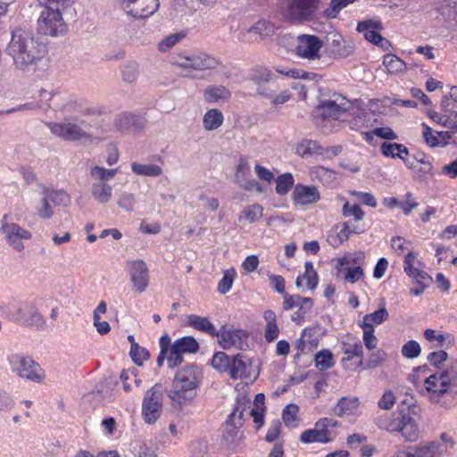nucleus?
<instances>
[{
  "label": "nucleus",
  "mask_w": 457,
  "mask_h": 457,
  "mask_svg": "<svg viewBox=\"0 0 457 457\" xmlns=\"http://www.w3.org/2000/svg\"><path fill=\"white\" fill-rule=\"evenodd\" d=\"M138 76V65L135 62L129 63L123 67L122 79L127 83L134 82Z\"/></svg>",
  "instance_id": "nucleus-57"
},
{
  "label": "nucleus",
  "mask_w": 457,
  "mask_h": 457,
  "mask_svg": "<svg viewBox=\"0 0 457 457\" xmlns=\"http://www.w3.org/2000/svg\"><path fill=\"white\" fill-rule=\"evenodd\" d=\"M423 336L425 339L428 340V342H433L435 340L437 341L439 343V347H443L444 342L447 338H451V341H449V343L454 342V338L452 337V335L443 333L436 334V330L432 328H427L424 331Z\"/></svg>",
  "instance_id": "nucleus-54"
},
{
  "label": "nucleus",
  "mask_w": 457,
  "mask_h": 457,
  "mask_svg": "<svg viewBox=\"0 0 457 457\" xmlns=\"http://www.w3.org/2000/svg\"><path fill=\"white\" fill-rule=\"evenodd\" d=\"M359 404L357 397H342L338 400L332 411L338 417L349 416L358 409Z\"/></svg>",
  "instance_id": "nucleus-26"
},
{
  "label": "nucleus",
  "mask_w": 457,
  "mask_h": 457,
  "mask_svg": "<svg viewBox=\"0 0 457 457\" xmlns=\"http://www.w3.org/2000/svg\"><path fill=\"white\" fill-rule=\"evenodd\" d=\"M321 40L314 35L302 34L297 37L295 54L297 56L310 61L319 60Z\"/></svg>",
  "instance_id": "nucleus-14"
},
{
  "label": "nucleus",
  "mask_w": 457,
  "mask_h": 457,
  "mask_svg": "<svg viewBox=\"0 0 457 457\" xmlns=\"http://www.w3.org/2000/svg\"><path fill=\"white\" fill-rule=\"evenodd\" d=\"M235 278L236 271L234 269L225 270L223 278L220 280L218 284V291L220 294L228 293L232 287Z\"/></svg>",
  "instance_id": "nucleus-49"
},
{
  "label": "nucleus",
  "mask_w": 457,
  "mask_h": 457,
  "mask_svg": "<svg viewBox=\"0 0 457 457\" xmlns=\"http://www.w3.org/2000/svg\"><path fill=\"white\" fill-rule=\"evenodd\" d=\"M187 323L195 329L204 332L210 336L215 337L216 335L217 330L215 327L206 317L191 314L187 317Z\"/></svg>",
  "instance_id": "nucleus-27"
},
{
  "label": "nucleus",
  "mask_w": 457,
  "mask_h": 457,
  "mask_svg": "<svg viewBox=\"0 0 457 457\" xmlns=\"http://www.w3.org/2000/svg\"><path fill=\"white\" fill-rule=\"evenodd\" d=\"M116 173L117 169L108 170L100 166H94L90 170V176L93 179L99 180V182L104 183L112 179Z\"/></svg>",
  "instance_id": "nucleus-44"
},
{
  "label": "nucleus",
  "mask_w": 457,
  "mask_h": 457,
  "mask_svg": "<svg viewBox=\"0 0 457 457\" xmlns=\"http://www.w3.org/2000/svg\"><path fill=\"white\" fill-rule=\"evenodd\" d=\"M301 442L304 444H310V443H328L330 441L329 437H325L324 434L320 433L315 428L313 429H307L303 431L300 436Z\"/></svg>",
  "instance_id": "nucleus-43"
},
{
  "label": "nucleus",
  "mask_w": 457,
  "mask_h": 457,
  "mask_svg": "<svg viewBox=\"0 0 457 457\" xmlns=\"http://www.w3.org/2000/svg\"><path fill=\"white\" fill-rule=\"evenodd\" d=\"M51 132L62 137L64 140L75 141L79 139H88L90 135L82 129V128L72 122L50 123L48 125Z\"/></svg>",
  "instance_id": "nucleus-15"
},
{
  "label": "nucleus",
  "mask_w": 457,
  "mask_h": 457,
  "mask_svg": "<svg viewBox=\"0 0 457 457\" xmlns=\"http://www.w3.org/2000/svg\"><path fill=\"white\" fill-rule=\"evenodd\" d=\"M15 320L25 327H35L38 330L46 328V321L34 302L22 303L16 311Z\"/></svg>",
  "instance_id": "nucleus-12"
},
{
  "label": "nucleus",
  "mask_w": 457,
  "mask_h": 457,
  "mask_svg": "<svg viewBox=\"0 0 457 457\" xmlns=\"http://www.w3.org/2000/svg\"><path fill=\"white\" fill-rule=\"evenodd\" d=\"M343 352L346 357L342 359V362L346 366L353 357L359 358L355 363V368L360 367L363 363V346L362 342L356 337H349L347 342H343Z\"/></svg>",
  "instance_id": "nucleus-19"
},
{
  "label": "nucleus",
  "mask_w": 457,
  "mask_h": 457,
  "mask_svg": "<svg viewBox=\"0 0 457 457\" xmlns=\"http://www.w3.org/2000/svg\"><path fill=\"white\" fill-rule=\"evenodd\" d=\"M242 213L243 215L239 217V220L245 219L249 223H253L262 217L263 208L262 205L254 204L244 209Z\"/></svg>",
  "instance_id": "nucleus-41"
},
{
  "label": "nucleus",
  "mask_w": 457,
  "mask_h": 457,
  "mask_svg": "<svg viewBox=\"0 0 457 457\" xmlns=\"http://www.w3.org/2000/svg\"><path fill=\"white\" fill-rule=\"evenodd\" d=\"M448 354L445 351L440 350L436 352H432L428 355V361L431 365H434L436 368H440L444 362L447 360Z\"/></svg>",
  "instance_id": "nucleus-62"
},
{
  "label": "nucleus",
  "mask_w": 457,
  "mask_h": 457,
  "mask_svg": "<svg viewBox=\"0 0 457 457\" xmlns=\"http://www.w3.org/2000/svg\"><path fill=\"white\" fill-rule=\"evenodd\" d=\"M363 328V343L369 350L375 349L378 345V338L374 336L373 325H361Z\"/></svg>",
  "instance_id": "nucleus-52"
},
{
  "label": "nucleus",
  "mask_w": 457,
  "mask_h": 457,
  "mask_svg": "<svg viewBox=\"0 0 457 457\" xmlns=\"http://www.w3.org/2000/svg\"><path fill=\"white\" fill-rule=\"evenodd\" d=\"M351 105L350 101L342 95L333 94L329 99L320 101L314 110V115L323 120H337L350 109Z\"/></svg>",
  "instance_id": "nucleus-10"
},
{
  "label": "nucleus",
  "mask_w": 457,
  "mask_h": 457,
  "mask_svg": "<svg viewBox=\"0 0 457 457\" xmlns=\"http://www.w3.org/2000/svg\"><path fill=\"white\" fill-rule=\"evenodd\" d=\"M247 33H253L260 36L262 38L273 33L272 25L266 21H258L248 30Z\"/></svg>",
  "instance_id": "nucleus-46"
},
{
  "label": "nucleus",
  "mask_w": 457,
  "mask_h": 457,
  "mask_svg": "<svg viewBox=\"0 0 457 457\" xmlns=\"http://www.w3.org/2000/svg\"><path fill=\"white\" fill-rule=\"evenodd\" d=\"M383 64L389 73L402 71L405 68L404 62L395 54H387L384 56Z\"/></svg>",
  "instance_id": "nucleus-36"
},
{
  "label": "nucleus",
  "mask_w": 457,
  "mask_h": 457,
  "mask_svg": "<svg viewBox=\"0 0 457 457\" xmlns=\"http://www.w3.org/2000/svg\"><path fill=\"white\" fill-rule=\"evenodd\" d=\"M172 345L182 353H195L199 348L198 343L192 337H184L177 339Z\"/></svg>",
  "instance_id": "nucleus-34"
},
{
  "label": "nucleus",
  "mask_w": 457,
  "mask_h": 457,
  "mask_svg": "<svg viewBox=\"0 0 457 457\" xmlns=\"http://www.w3.org/2000/svg\"><path fill=\"white\" fill-rule=\"evenodd\" d=\"M386 353L383 350L372 353L366 363V368L372 369L380 366L386 360Z\"/></svg>",
  "instance_id": "nucleus-60"
},
{
  "label": "nucleus",
  "mask_w": 457,
  "mask_h": 457,
  "mask_svg": "<svg viewBox=\"0 0 457 457\" xmlns=\"http://www.w3.org/2000/svg\"><path fill=\"white\" fill-rule=\"evenodd\" d=\"M251 361L245 356L238 353L231 359L229 377L233 379L250 377Z\"/></svg>",
  "instance_id": "nucleus-20"
},
{
  "label": "nucleus",
  "mask_w": 457,
  "mask_h": 457,
  "mask_svg": "<svg viewBox=\"0 0 457 457\" xmlns=\"http://www.w3.org/2000/svg\"><path fill=\"white\" fill-rule=\"evenodd\" d=\"M129 354L133 361L137 365H141L143 361L149 359L150 356L149 352L137 343H133L130 347Z\"/></svg>",
  "instance_id": "nucleus-50"
},
{
  "label": "nucleus",
  "mask_w": 457,
  "mask_h": 457,
  "mask_svg": "<svg viewBox=\"0 0 457 457\" xmlns=\"http://www.w3.org/2000/svg\"><path fill=\"white\" fill-rule=\"evenodd\" d=\"M129 274L133 290L137 293L144 292L149 282V271L145 262L137 260L129 262Z\"/></svg>",
  "instance_id": "nucleus-16"
},
{
  "label": "nucleus",
  "mask_w": 457,
  "mask_h": 457,
  "mask_svg": "<svg viewBox=\"0 0 457 457\" xmlns=\"http://www.w3.org/2000/svg\"><path fill=\"white\" fill-rule=\"evenodd\" d=\"M443 12L447 14L449 19L457 22V0H445L442 7Z\"/></svg>",
  "instance_id": "nucleus-64"
},
{
  "label": "nucleus",
  "mask_w": 457,
  "mask_h": 457,
  "mask_svg": "<svg viewBox=\"0 0 457 457\" xmlns=\"http://www.w3.org/2000/svg\"><path fill=\"white\" fill-rule=\"evenodd\" d=\"M440 107L444 112L447 113L451 117H456L457 103L454 100H453L450 96H445L442 98Z\"/></svg>",
  "instance_id": "nucleus-59"
},
{
  "label": "nucleus",
  "mask_w": 457,
  "mask_h": 457,
  "mask_svg": "<svg viewBox=\"0 0 457 457\" xmlns=\"http://www.w3.org/2000/svg\"><path fill=\"white\" fill-rule=\"evenodd\" d=\"M41 6L37 20V30L45 36L57 37L67 30L62 18V11L66 7V0H38Z\"/></svg>",
  "instance_id": "nucleus-3"
},
{
  "label": "nucleus",
  "mask_w": 457,
  "mask_h": 457,
  "mask_svg": "<svg viewBox=\"0 0 457 457\" xmlns=\"http://www.w3.org/2000/svg\"><path fill=\"white\" fill-rule=\"evenodd\" d=\"M428 116L433 121L436 122L437 124L445 128L454 130V128L456 127V123L453 122V118H452L445 112L443 114L435 111H429Z\"/></svg>",
  "instance_id": "nucleus-45"
},
{
  "label": "nucleus",
  "mask_w": 457,
  "mask_h": 457,
  "mask_svg": "<svg viewBox=\"0 0 457 457\" xmlns=\"http://www.w3.org/2000/svg\"><path fill=\"white\" fill-rule=\"evenodd\" d=\"M7 362L12 372L21 379L41 383L46 377L45 370L30 355L11 353L7 356Z\"/></svg>",
  "instance_id": "nucleus-5"
},
{
  "label": "nucleus",
  "mask_w": 457,
  "mask_h": 457,
  "mask_svg": "<svg viewBox=\"0 0 457 457\" xmlns=\"http://www.w3.org/2000/svg\"><path fill=\"white\" fill-rule=\"evenodd\" d=\"M172 64L180 70V74L186 78H195V71L215 69L218 61L203 52L183 53L173 58Z\"/></svg>",
  "instance_id": "nucleus-6"
},
{
  "label": "nucleus",
  "mask_w": 457,
  "mask_h": 457,
  "mask_svg": "<svg viewBox=\"0 0 457 457\" xmlns=\"http://www.w3.org/2000/svg\"><path fill=\"white\" fill-rule=\"evenodd\" d=\"M356 0H331L328 7L324 11V15L328 19H335L340 11Z\"/></svg>",
  "instance_id": "nucleus-38"
},
{
  "label": "nucleus",
  "mask_w": 457,
  "mask_h": 457,
  "mask_svg": "<svg viewBox=\"0 0 457 457\" xmlns=\"http://www.w3.org/2000/svg\"><path fill=\"white\" fill-rule=\"evenodd\" d=\"M416 409L414 405L408 406L406 410H401L392 420L386 416L380 417L377 424L380 428L389 432H400L407 442H415L420 436Z\"/></svg>",
  "instance_id": "nucleus-4"
},
{
  "label": "nucleus",
  "mask_w": 457,
  "mask_h": 457,
  "mask_svg": "<svg viewBox=\"0 0 457 457\" xmlns=\"http://www.w3.org/2000/svg\"><path fill=\"white\" fill-rule=\"evenodd\" d=\"M250 173V166L248 161L245 158H240L237 170L235 173V181L237 184L244 182Z\"/></svg>",
  "instance_id": "nucleus-55"
},
{
  "label": "nucleus",
  "mask_w": 457,
  "mask_h": 457,
  "mask_svg": "<svg viewBox=\"0 0 457 457\" xmlns=\"http://www.w3.org/2000/svg\"><path fill=\"white\" fill-rule=\"evenodd\" d=\"M401 353L407 359H414L420 356L421 347L417 341L410 340L402 346Z\"/></svg>",
  "instance_id": "nucleus-47"
},
{
  "label": "nucleus",
  "mask_w": 457,
  "mask_h": 457,
  "mask_svg": "<svg viewBox=\"0 0 457 457\" xmlns=\"http://www.w3.org/2000/svg\"><path fill=\"white\" fill-rule=\"evenodd\" d=\"M135 203L136 199L133 194L124 193L120 195L118 201V205L128 212H132L134 210Z\"/></svg>",
  "instance_id": "nucleus-63"
},
{
  "label": "nucleus",
  "mask_w": 457,
  "mask_h": 457,
  "mask_svg": "<svg viewBox=\"0 0 457 457\" xmlns=\"http://www.w3.org/2000/svg\"><path fill=\"white\" fill-rule=\"evenodd\" d=\"M163 388L161 384H155L146 391L142 403V415L148 424H154L162 412Z\"/></svg>",
  "instance_id": "nucleus-8"
},
{
  "label": "nucleus",
  "mask_w": 457,
  "mask_h": 457,
  "mask_svg": "<svg viewBox=\"0 0 457 457\" xmlns=\"http://www.w3.org/2000/svg\"><path fill=\"white\" fill-rule=\"evenodd\" d=\"M305 272L303 275V279L306 280L309 289L313 290L318 285V274L314 270L313 264L311 262H306L304 264Z\"/></svg>",
  "instance_id": "nucleus-48"
},
{
  "label": "nucleus",
  "mask_w": 457,
  "mask_h": 457,
  "mask_svg": "<svg viewBox=\"0 0 457 457\" xmlns=\"http://www.w3.org/2000/svg\"><path fill=\"white\" fill-rule=\"evenodd\" d=\"M299 408L296 404L290 403L287 405L282 413V419L286 426L291 427L297 420Z\"/></svg>",
  "instance_id": "nucleus-53"
},
{
  "label": "nucleus",
  "mask_w": 457,
  "mask_h": 457,
  "mask_svg": "<svg viewBox=\"0 0 457 457\" xmlns=\"http://www.w3.org/2000/svg\"><path fill=\"white\" fill-rule=\"evenodd\" d=\"M381 29L382 24L379 21L366 20L360 21L357 25V31L362 33L365 39L374 45L380 38L378 31Z\"/></svg>",
  "instance_id": "nucleus-21"
},
{
  "label": "nucleus",
  "mask_w": 457,
  "mask_h": 457,
  "mask_svg": "<svg viewBox=\"0 0 457 457\" xmlns=\"http://www.w3.org/2000/svg\"><path fill=\"white\" fill-rule=\"evenodd\" d=\"M6 52L12 56L15 67L25 71L44 57L46 46L39 43L31 32L15 29L12 32V38Z\"/></svg>",
  "instance_id": "nucleus-1"
},
{
  "label": "nucleus",
  "mask_w": 457,
  "mask_h": 457,
  "mask_svg": "<svg viewBox=\"0 0 457 457\" xmlns=\"http://www.w3.org/2000/svg\"><path fill=\"white\" fill-rule=\"evenodd\" d=\"M43 195H46L47 198L56 206H68L71 203L70 195L62 189L50 190L46 187H44Z\"/></svg>",
  "instance_id": "nucleus-32"
},
{
  "label": "nucleus",
  "mask_w": 457,
  "mask_h": 457,
  "mask_svg": "<svg viewBox=\"0 0 457 457\" xmlns=\"http://www.w3.org/2000/svg\"><path fill=\"white\" fill-rule=\"evenodd\" d=\"M168 353L169 354L167 355V362L168 366L170 369H173L181 364V362L183 361V353L181 352H179L178 349H176V347L171 345Z\"/></svg>",
  "instance_id": "nucleus-61"
},
{
  "label": "nucleus",
  "mask_w": 457,
  "mask_h": 457,
  "mask_svg": "<svg viewBox=\"0 0 457 457\" xmlns=\"http://www.w3.org/2000/svg\"><path fill=\"white\" fill-rule=\"evenodd\" d=\"M439 373L450 392L457 393V361H452L447 369Z\"/></svg>",
  "instance_id": "nucleus-30"
},
{
  "label": "nucleus",
  "mask_w": 457,
  "mask_h": 457,
  "mask_svg": "<svg viewBox=\"0 0 457 457\" xmlns=\"http://www.w3.org/2000/svg\"><path fill=\"white\" fill-rule=\"evenodd\" d=\"M342 212L345 217L353 216L355 220H361L364 217V212L360 205L351 206L348 202L344 204Z\"/></svg>",
  "instance_id": "nucleus-58"
},
{
  "label": "nucleus",
  "mask_w": 457,
  "mask_h": 457,
  "mask_svg": "<svg viewBox=\"0 0 457 457\" xmlns=\"http://www.w3.org/2000/svg\"><path fill=\"white\" fill-rule=\"evenodd\" d=\"M215 337L219 339V344L223 349L236 347L243 349L245 341L248 338V333L245 329L235 328L233 326L224 324Z\"/></svg>",
  "instance_id": "nucleus-13"
},
{
  "label": "nucleus",
  "mask_w": 457,
  "mask_h": 457,
  "mask_svg": "<svg viewBox=\"0 0 457 457\" xmlns=\"http://www.w3.org/2000/svg\"><path fill=\"white\" fill-rule=\"evenodd\" d=\"M223 119V114L220 110L211 109L204 115V127L206 130H214L221 126Z\"/></svg>",
  "instance_id": "nucleus-29"
},
{
  "label": "nucleus",
  "mask_w": 457,
  "mask_h": 457,
  "mask_svg": "<svg viewBox=\"0 0 457 457\" xmlns=\"http://www.w3.org/2000/svg\"><path fill=\"white\" fill-rule=\"evenodd\" d=\"M91 195L99 204H106L112 197V188L104 182H96L91 186Z\"/></svg>",
  "instance_id": "nucleus-28"
},
{
  "label": "nucleus",
  "mask_w": 457,
  "mask_h": 457,
  "mask_svg": "<svg viewBox=\"0 0 457 457\" xmlns=\"http://www.w3.org/2000/svg\"><path fill=\"white\" fill-rule=\"evenodd\" d=\"M389 317L387 310L383 306L379 310L366 314L363 317V323L361 325H379L386 321Z\"/></svg>",
  "instance_id": "nucleus-37"
},
{
  "label": "nucleus",
  "mask_w": 457,
  "mask_h": 457,
  "mask_svg": "<svg viewBox=\"0 0 457 457\" xmlns=\"http://www.w3.org/2000/svg\"><path fill=\"white\" fill-rule=\"evenodd\" d=\"M158 7V0H129L126 3L128 13L137 19L151 16L157 11Z\"/></svg>",
  "instance_id": "nucleus-17"
},
{
  "label": "nucleus",
  "mask_w": 457,
  "mask_h": 457,
  "mask_svg": "<svg viewBox=\"0 0 457 457\" xmlns=\"http://www.w3.org/2000/svg\"><path fill=\"white\" fill-rule=\"evenodd\" d=\"M380 151L386 157L396 158V156H400L399 154H396L397 151L400 153H405V155H409V150L407 147L399 143L383 142L380 146Z\"/></svg>",
  "instance_id": "nucleus-35"
},
{
  "label": "nucleus",
  "mask_w": 457,
  "mask_h": 457,
  "mask_svg": "<svg viewBox=\"0 0 457 457\" xmlns=\"http://www.w3.org/2000/svg\"><path fill=\"white\" fill-rule=\"evenodd\" d=\"M263 319L266 322L264 328V337L269 343L275 341L279 335V328L277 323V315L271 310L263 312Z\"/></svg>",
  "instance_id": "nucleus-25"
},
{
  "label": "nucleus",
  "mask_w": 457,
  "mask_h": 457,
  "mask_svg": "<svg viewBox=\"0 0 457 457\" xmlns=\"http://www.w3.org/2000/svg\"><path fill=\"white\" fill-rule=\"evenodd\" d=\"M49 202L51 201L46 195H44V197L40 200L37 206V214L43 220H48L54 216V209Z\"/></svg>",
  "instance_id": "nucleus-51"
},
{
  "label": "nucleus",
  "mask_w": 457,
  "mask_h": 457,
  "mask_svg": "<svg viewBox=\"0 0 457 457\" xmlns=\"http://www.w3.org/2000/svg\"><path fill=\"white\" fill-rule=\"evenodd\" d=\"M132 171L139 176L158 177L162 173V168L157 164L131 163Z\"/></svg>",
  "instance_id": "nucleus-31"
},
{
  "label": "nucleus",
  "mask_w": 457,
  "mask_h": 457,
  "mask_svg": "<svg viewBox=\"0 0 457 457\" xmlns=\"http://www.w3.org/2000/svg\"><path fill=\"white\" fill-rule=\"evenodd\" d=\"M315 364L320 370H326L334 365L333 355L329 350H322L315 355Z\"/></svg>",
  "instance_id": "nucleus-42"
},
{
  "label": "nucleus",
  "mask_w": 457,
  "mask_h": 457,
  "mask_svg": "<svg viewBox=\"0 0 457 457\" xmlns=\"http://www.w3.org/2000/svg\"><path fill=\"white\" fill-rule=\"evenodd\" d=\"M292 197L300 205L312 204L320 198L318 188L315 186H305L303 184H296L295 186Z\"/></svg>",
  "instance_id": "nucleus-18"
},
{
  "label": "nucleus",
  "mask_w": 457,
  "mask_h": 457,
  "mask_svg": "<svg viewBox=\"0 0 457 457\" xmlns=\"http://www.w3.org/2000/svg\"><path fill=\"white\" fill-rule=\"evenodd\" d=\"M212 365L220 372L228 371L229 373L231 360L225 353L218 352L213 355L212 359Z\"/></svg>",
  "instance_id": "nucleus-39"
},
{
  "label": "nucleus",
  "mask_w": 457,
  "mask_h": 457,
  "mask_svg": "<svg viewBox=\"0 0 457 457\" xmlns=\"http://www.w3.org/2000/svg\"><path fill=\"white\" fill-rule=\"evenodd\" d=\"M230 97L231 92L229 89L221 85H210L204 91V100L208 104L228 101Z\"/></svg>",
  "instance_id": "nucleus-23"
},
{
  "label": "nucleus",
  "mask_w": 457,
  "mask_h": 457,
  "mask_svg": "<svg viewBox=\"0 0 457 457\" xmlns=\"http://www.w3.org/2000/svg\"><path fill=\"white\" fill-rule=\"evenodd\" d=\"M115 125L119 130L128 131L131 128H143L145 125V120L140 115L124 112L116 118Z\"/></svg>",
  "instance_id": "nucleus-22"
},
{
  "label": "nucleus",
  "mask_w": 457,
  "mask_h": 457,
  "mask_svg": "<svg viewBox=\"0 0 457 457\" xmlns=\"http://www.w3.org/2000/svg\"><path fill=\"white\" fill-rule=\"evenodd\" d=\"M294 185V178L291 173H284L276 179V193L284 195L287 194Z\"/></svg>",
  "instance_id": "nucleus-40"
},
{
  "label": "nucleus",
  "mask_w": 457,
  "mask_h": 457,
  "mask_svg": "<svg viewBox=\"0 0 457 457\" xmlns=\"http://www.w3.org/2000/svg\"><path fill=\"white\" fill-rule=\"evenodd\" d=\"M0 233L6 244L16 252H22L25 249L23 241H29L32 238L30 231L16 222L9 221L8 214H4L1 219Z\"/></svg>",
  "instance_id": "nucleus-7"
},
{
  "label": "nucleus",
  "mask_w": 457,
  "mask_h": 457,
  "mask_svg": "<svg viewBox=\"0 0 457 457\" xmlns=\"http://www.w3.org/2000/svg\"><path fill=\"white\" fill-rule=\"evenodd\" d=\"M319 0H288L286 17L291 21L303 22L315 17Z\"/></svg>",
  "instance_id": "nucleus-11"
},
{
  "label": "nucleus",
  "mask_w": 457,
  "mask_h": 457,
  "mask_svg": "<svg viewBox=\"0 0 457 457\" xmlns=\"http://www.w3.org/2000/svg\"><path fill=\"white\" fill-rule=\"evenodd\" d=\"M198 375L195 365H187L176 372L171 386L167 390L172 409L181 411L194 402L200 385Z\"/></svg>",
  "instance_id": "nucleus-2"
},
{
  "label": "nucleus",
  "mask_w": 457,
  "mask_h": 457,
  "mask_svg": "<svg viewBox=\"0 0 457 457\" xmlns=\"http://www.w3.org/2000/svg\"><path fill=\"white\" fill-rule=\"evenodd\" d=\"M426 390L431 394L432 397H440L447 392H450L444 378L439 372L430 375L425 380Z\"/></svg>",
  "instance_id": "nucleus-24"
},
{
  "label": "nucleus",
  "mask_w": 457,
  "mask_h": 457,
  "mask_svg": "<svg viewBox=\"0 0 457 457\" xmlns=\"http://www.w3.org/2000/svg\"><path fill=\"white\" fill-rule=\"evenodd\" d=\"M322 147L313 140H303L296 146V153L302 157H308L315 154H322Z\"/></svg>",
  "instance_id": "nucleus-33"
},
{
  "label": "nucleus",
  "mask_w": 457,
  "mask_h": 457,
  "mask_svg": "<svg viewBox=\"0 0 457 457\" xmlns=\"http://www.w3.org/2000/svg\"><path fill=\"white\" fill-rule=\"evenodd\" d=\"M364 230L358 226H353L350 221L344 222L341 229L337 233V237L340 243L348 239L351 233L360 234Z\"/></svg>",
  "instance_id": "nucleus-56"
},
{
  "label": "nucleus",
  "mask_w": 457,
  "mask_h": 457,
  "mask_svg": "<svg viewBox=\"0 0 457 457\" xmlns=\"http://www.w3.org/2000/svg\"><path fill=\"white\" fill-rule=\"evenodd\" d=\"M251 80L256 86L257 94L266 98L273 97L280 89L281 79L267 68H257L251 75Z\"/></svg>",
  "instance_id": "nucleus-9"
}]
</instances>
